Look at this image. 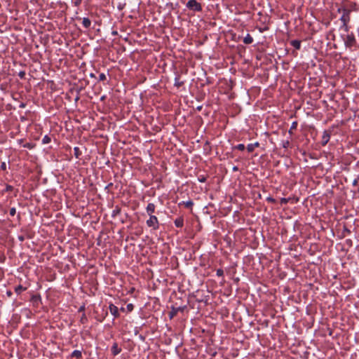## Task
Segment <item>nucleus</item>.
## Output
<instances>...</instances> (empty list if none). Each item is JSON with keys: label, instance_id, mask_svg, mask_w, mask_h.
Masks as SVG:
<instances>
[{"label": "nucleus", "instance_id": "2", "mask_svg": "<svg viewBox=\"0 0 359 359\" xmlns=\"http://www.w3.org/2000/svg\"><path fill=\"white\" fill-rule=\"evenodd\" d=\"M344 41L346 47L348 48H351L357 44L355 36L352 32L351 34H348L346 37L344 38Z\"/></svg>", "mask_w": 359, "mask_h": 359}, {"label": "nucleus", "instance_id": "17", "mask_svg": "<svg viewBox=\"0 0 359 359\" xmlns=\"http://www.w3.org/2000/svg\"><path fill=\"white\" fill-rule=\"evenodd\" d=\"M121 213V208L118 206H116L111 212V217H115Z\"/></svg>", "mask_w": 359, "mask_h": 359}, {"label": "nucleus", "instance_id": "30", "mask_svg": "<svg viewBox=\"0 0 359 359\" xmlns=\"http://www.w3.org/2000/svg\"><path fill=\"white\" fill-rule=\"evenodd\" d=\"M182 84H183V83H182V82H180V81H175V86H177V87H180V86H181Z\"/></svg>", "mask_w": 359, "mask_h": 359}, {"label": "nucleus", "instance_id": "25", "mask_svg": "<svg viewBox=\"0 0 359 359\" xmlns=\"http://www.w3.org/2000/svg\"><path fill=\"white\" fill-rule=\"evenodd\" d=\"M87 320H87V318H86V315L83 314L81 318V320H80L81 323L82 324H84V323H86L87 322Z\"/></svg>", "mask_w": 359, "mask_h": 359}, {"label": "nucleus", "instance_id": "18", "mask_svg": "<svg viewBox=\"0 0 359 359\" xmlns=\"http://www.w3.org/2000/svg\"><path fill=\"white\" fill-rule=\"evenodd\" d=\"M74 156H75V157H76V158H80V156H81V154H82V153H81V150H80L79 147H75L74 148Z\"/></svg>", "mask_w": 359, "mask_h": 359}, {"label": "nucleus", "instance_id": "41", "mask_svg": "<svg viewBox=\"0 0 359 359\" xmlns=\"http://www.w3.org/2000/svg\"><path fill=\"white\" fill-rule=\"evenodd\" d=\"M84 309V306H81L80 309H79V311H82Z\"/></svg>", "mask_w": 359, "mask_h": 359}, {"label": "nucleus", "instance_id": "39", "mask_svg": "<svg viewBox=\"0 0 359 359\" xmlns=\"http://www.w3.org/2000/svg\"><path fill=\"white\" fill-rule=\"evenodd\" d=\"M175 310H176L177 311H181L182 309H181V308H180V307H179V308H177Z\"/></svg>", "mask_w": 359, "mask_h": 359}, {"label": "nucleus", "instance_id": "3", "mask_svg": "<svg viewBox=\"0 0 359 359\" xmlns=\"http://www.w3.org/2000/svg\"><path fill=\"white\" fill-rule=\"evenodd\" d=\"M186 6L188 9L196 11V12H200L202 11V6L200 3H198L196 0H189L186 4Z\"/></svg>", "mask_w": 359, "mask_h": 359}, {"label": "nucleus", "instance_id": "24", "mask_svg": "<svg viewBox=\"0 0 359 359\" xmlns=\"http://www.w3.org/2000/svg\"><path fill=\"white\" fill-rule=\"evenodd\" d=\"M107 79V76L104 73H101L99 75V80L100 81H105Z\"/></svg>", "mask_w": 359, "mask_h": 359}, {"label": "nucleus", "instance_id": "31", "mask_svg": "<svg viewBox=\"0 0 359 359\" xmlns=\"http://www.w3.org/2000/svg\"><path fill=\"white\" fill-rule=\"evenodd\" d=\"M127 309H128V311H132V310H133V304H128V305H127Z\"/></svg>", "mask_w": 359, "mask_h": 359}, {"label": "nucleus", "instance_id": "4", "mask_svg": "<svg viewBox=\"0 0 359 359\" xmlns=\"http://www.w3.org/2000/svg\"><path fill=\"white\" fill-rule=\"evenodd\" d=\"M146 224L149 227H152L154 230H157L159 228L158 219L155 215H149V218L147 220Z\"/></svg>", "mask_w": 359, "mask_h": 359}, {"label": "nucleus", "instance_id": "40", "mask_svg": "<svg viewBox=\"0 0 359 359\" xmlns=\"http://www.w3.org/2000/svg\"><path fill=\"white\" fill-rule=\"evenodd\" d=\"M81 0H78V1L76 2V4L78 5L80 2H81Z\"/></svg>", "mask_w": 359, "mask_h": 359}, {"label": "nucleus", "instance_id": "32", "mask_svg": "<svg viewBox=\"0 0 359 359\" xmlns=\"http://www.w3.org/2000/svg\"><path fill=\"white\" fill-rule=\"evenodd\" d=\"M287 202H288V199H287V198H283L281 199L282 204H286Z\"/></svg>", "mask_w": 359, "mask_h": 359}, {"label": "nucleus", "instance_id": "9", "mask_svg": "<svg viewBox=\"0 0 359 359\" xmlns=\"http://www.w3.org/2000/svg\"><path fill=\"white\" fill-rule=\"evenodd\" d=\"M175 225L178 227L181 228L184 225V219L182 217H177L174 221Z\"/></svg>", "mask_w": 359, "mask_h": 359}, {"label": "nucleus", "instance_id": "28", "mask_svg": "<svg viewBox=\"0 0 359 359\" xmlns=\"http://www.w3.org/2000/svg\"><path fill=\"white\" fill-rule=\"evenodd\" d=\"M177 312V311L175 309H173V311H172L170 313V318H173V316H174L175 315H176Z\"/></svg>", "mask_w": 359, "mask_h": 359}, {"label": "nucleus", "instance_id": "33", "mask_svg": "<svg viewBox=\"0 0 359 359\" xmlns=\"http://www.w3.org/2000/svg\"><path fill=\"white\" fill-rule=\"evenodd\" d=\"M289 144H290L289 141H286V142H284V144H283V147H284V148H287V147L289 146Z\"/></svg>", "mask_w": 359, "mask_h": 359}, {"label": "nucleus", "instance_id": "47", "mask_svg": "<svg viewBox=\"0 0 359 359\" xmlns=\"http://www.w3.org/2000/svg\"><path fill=\"white\" fill-rule=\"evenodd\" d=\"M201 180H205V177H203V178H201Z\"/></svg>", "mask_w": 359, "mask_h": 359}, {"label": "nucleus", "instance_id": "19", "mask_svg": "<svg viewBox=\"0 0 359 359\" xmlns=\"http://www.w3.org/2000/svg\"><path fill=\"white\" fill-rule=\"evenodd\" d=\"M51 142V138L48 135H45L42 139V144H48Z\"/></svg>", "mask_w": 359, "mask_h": 359}, {"label": "nucleus", "instance_id": "7", "mask_svg": "<svg viewBox=\"0 0 359 359\" xmlns=\"http://www.w3.org/2000/svg\"><path fill=\"white\" fill-rule=\"evenodd\" d=\"M111 353L114 356L117 355L121 352V348L118 347L116 342H114L111 348Z\"/></svg>", "mask_w": 359, "mask_h": 359}, {"label": "nucleus", "instance_id": "22", "mask_svg": "<svg viewBox=\"0 0 359 359\" xmlns=\"http://www.w3.org/2000/svg\"><path fill=\"white\" fill-rule=\"evenodd\" d=\"M297 126V123L296 121L293 122L292 123V126H291L290 130H289V133L292 134V130H296Z\"/></svg>", "mask_w": 359, "mask_h": 359}, {"label": "nucleus", "instance_id": "12", "mask_svg": "<svg viewBox=\"0 0 359 359\" xmlns=\"http://www.w3.org/2000/svg\"><path fill=\"white\" fill-rule=\"evenodd\" d=\"M290 44L297 50H299L301 48V41L299 40H292L290 41Z\"/></svg>", "mask_w": 359, "mask_h": 359}, {"label": "nucleus", "instance_id": "46", "mask_svg": "<svg viewBox=\"0 0 359 359\" xmlns=\"http://www.w3.org/2000/svg\"><path fill=\"white\" fill-rule=\"evenodd\" d=\"M233 170H238L237 167H233Z\"/></svg>", "mask_w": 359, "mask_h": 359}, {"label": "nucleus", "instance_id": "1", "mask_svg": "<svg viewBox=\"0 0 359 359\" xmlns=\"http://www.w3.org/2000/svg\"><path fill=\"white\" fill-rule=\"evenodd\" d=\"M342 11H343V13H342L341 17L340 18V20L343 23V27H344L345 31L348 32V23L349 22L350 19H351L350 18L351 11L346 9V8H343Z\"/></svg>", "mask_w": 359, "mask_h": 359}, {"label": "nucleus", "instance_id": "42", "mask_svg": "<svg viewBox=\"0 0 359 359\" xmlns=\"http://www.w3.org/2000/svg\"><path fill=\"white\" fill-rule=\"evenodd\" d=\"M79 99V96H77V97L75 98V101L76 102Z\"/></svg>", "mask_w": 359, "mask_h": 359}, {"label": "nucleus", "instance_id": "14", "mask_svg": "<svg viewBox=\"0 0 359 359\" xmlns=\"http://www.w3.org/2000/svg\"><path fill=\"white\" fill-rule=\"evenodd\" d=\"M253 42V39L252 37L250 36V34H248L246 35V36L243 39V43L245 44H250Z\"/></svg>", "mask_w": 359, "mask_h": 359}, {"label": "nucleus", "instance_id": "37", "mask_svg": "<svg viewBox=\"0 0 359 359\" xmlns=\"http://www.w3.org/2000/svg\"><path fill=\"white\" fill-rule=\"evenodd\" d=\"M357 184H358V181H356V180L353 181V186H355Z\"/></svg>", "mask_w": 359, "mask_h": 359}, {"label": "nucleus", "instance_id": "38", "mask_svg": "<svg viewBox=\"0 0 359 359\" xmlns=\"http://www.w3.org/2000/svg\"><path fill=\"white\" fill-rule=\"evenodd\" d=\"M12 189V187L11 186H7L6 187V190H10Z\"/></svg>", "mask_w": 359, "mask_h": 359}, {"label": "nucleus", "instance_id": "36", "mask_svg": "<svg viewBox=\"0 0 359 359\" xmlns=\"http://www.w3.org/2000/svg\"><path fill=\"white\" fill-rule=\"evenodd\" d=\"M18 238H19V240L20 241H24V236H19Z\"/></svg>", "mask_w": 359, "mask_h": 359}, {"label": "nucleus", "instance_id": "13", "mask_svg": "<svg viewBox=\"0 0 359 359\" xmlns=\"http://www.w3.org/2000/svg\"><path fill=\"white\" fill-rule=\"evenodd\" d=\"M259 146V142H255L254 144H249L247 146V149L248 152H252L255 147H258Z\"/></svg>", "mask_w": 359, "mask_h": 359}, {"label": "nucleus", "instance_id": "35", "mask_svg": "<svg viewBox=\"0 0 359 359\" xmlns=\"http://www.w3.org/2000/svg\"><path fill=\"white\" fill-rule=\"evenodd\" d=\"M6 294H7V295H8V297H11V295H12V292H11V291H7Z\"/></svg>", "mask_w": 359, "mask_h": 359}, {"label": "nucleus", "instance_id": "21", "mask_svg": "<svg viewBox=\"0 0 359 359\" xmlns=\"http://www.w3.org/2000/svg\"><path fill=\"white\" fill-rule=\"evenodd\" d=\"M234 149L243 151L245 149V146L243 144H239L233 147Z\"/></svg>", "mask_w": 359, "mask_h": 359}, {"label": "nucleus", "instance_id": "8", "mask_svg": "<svg viewBox=\"0 0 359 359\" xmlns=\"http://www.w3.org/2000/svg\"><path fill=\"white\" fill-rule=\"evenodd\" d=\"M155 210L156 205L152 203H149L146 208V211L149 215H153L152 214L155 212Z\"/></svg>", "mask_w": 359, "mask_h": 359}, {"label": "nucleus", "instance_id": "43", "mask_svg": "<svg viewBox=\"0 0 359 359\" xmlns=\"http://www.w3.org/2000/svg\"><path fill=\"white\" fill-rule=\"evenodd\" d=\"M25 107V104L22 103V104H20V107Z\"/></svg>", "mask_w": 359, "mask_h": 359}, {"label": "nucleus", "instance_id": "26", "mask_svg": "<svg viewBox=\"0 0 359 359\" xmlns=\"http://www.w3.org/2000/svg\"><path fill=\"white\" fill-rule=\"evenodd\" d=\"M6 162H1L0 165V170H6Z\"/></svg>", "mask_w": 359, "mask_h": 359}, {"label": "nucleus", "instance_id": "44", "mask_svg": "<svg viewBox=\"0 0 359 359\" xmlns=\"http://www.w3.org/2000/svg\"><path fill=\"white\" fill-rule=\"evenodd\" d=\"M269 201H273L274 200L273 198H268Z\"/></svg>", "mask_w": 359, "mask_h": 359}, {"label": "nucleus", "instance_id": "23", "mask_svg": "<svg viewBox=\"0 0 359 359\" xmlns=\"http://www.w3.org/2000/svg\"><path fill=\"white\" fill-rule=\"evenodd\" d=\"M216 274L217 276H223L224 271L222 269H218L216 271Z\"/></svg>", "mask_w": 359, "mask_h": 359}, {"label": "nucleus", "instance_id": "45", "mask_svg": "<svg viewBox=\"0 0 359 359\" xmlns=\"http://www.w3.org/2000/svg\"><path fill=\"white\" fill-rule=\"evenodd\" d=\"M111 185H112V183H110V184H109L107 186V187H110V186H111Z\"/></svg>", "mask_w": 359, "mask_h": 359}, {"label": "nucleus", "instance_id": "34", "mask_svg": "<svg viewBox=\"0 0 359 359\" xmlns=\"http://www.w3.org/2000/svg\"><path fill=\"white\" fill-rule=\"evenodd\" d=\"M32 299H33L34 301H36V300L40 299V297H39H39H37V296H33V297H32Z\"/></svg>", "mask_w": 359, "mask_h": 359}, {"label": "nucleus", "instance_id": "10", "mask_svg": "<svg viewBox=\"0 0 359 359\" xmlns=\"http://www.w3.org/2000/svg\"><path fill=\"white\" fill-rule=\"evenodd\" d=\"M178 205H179V206H180V205H184V206H185V208H192V206H193V205H194V203H193V201H192L189 200V201H182V202L179 203V204H178Z\"/></svg>", "mask_w": 359, "mask_h": 359}, {"label": "nucleus", "instance_id": "15", "mask_svg": "<svg viewBox=\"0 0 359 359\" xmlns=\"http://www.w3.org/2000/svg\"><path fill=\"white\" fill-rule=\"evenodd\" d=\"M27 290V287H23L22 285H19L18 286H16L15 287V292L18 294H20L21 292L25 291Z\"/></svg>", "mask_w": 359, "mask_h": 359}, {"label": "nucleus", "instance_id": "16", "mask_svg": "<svg viewBox=\"0 0 359 359\" xmlns=\"http://www.w3.org/2000/svg\"><path fill=\"white\" fill-rule=\"evenodd\" d=\"M72 357L73 358H82V353L81 351L79 350H74L72 353Z\"/></svg>", "mask_w": 359, "mask_h": 359}, {"label": "nucleus", "instance_id": "27", "mask_svg": "<svg viewBox=\"0 0 359 359\" xmlns=\"http://www.w3.org/2000/svg\"><path fill=\"white\" fill-rule=\"evenodd\" d=\"M9 213L11 216H14L16 213V209L15 208H11L10 209Z\"/></svg>", "mask_w": 359, "mask_h": 359}, {"label": "nucleus", "instance_id": "20", "mask_svg": "<svg viewBox=\"0 0 359 359\" xmlns=\"http://www.w3.org/2000/svg\"><path fill=\"white\" fill-rule=\"evenodd\" d=\"M25 148H27L29 149H32L35 147V144L31 142H27L23 145Z\"/></svg>", "mask_w": 359, "mask_h": 359}, {"label": "nucleus", "instance_id": "6", "mask_svg": "<svg viewBox=\"0 0 359 359\" xmlns=\"http://www.w3.org/2000/svg\"><path fill=\"white\" fill-rule=\"evenodd\" d=\"M109 309L110 313L114 316V318H117L119 316L118 309L117 306L111 304L109 306Z\"/></svg>", "mask_w": 359, "mask_h": 359}, {"label": "nucleus", "instance_id": "11", "mask_svg": "<svg viewBox=\"0 0 359 359\" xmlns=\"http://www.w3.org/2000/svg\"><path fill=\"white\" fill-rule=\"evenodd\" d=\"M82 25L86 29H88L91 25V21L88 18H83L82 19Z\"/></svg>", "mask_w": 359, "mask_h": 359}, {"label": "nucleus", "instance_id": "5", "mask_svg": "<svg viewBox=\"0 0 359 359\" xmlns=\"http://www.w3.org/2000/svg\"><path fill=\"white\" fill-rule=\"evenodd\" d=\"M330 138V133L328 131L325 130L323 132V135L322 137V141H321L322 145L325 146L327 144V142H329Z\"/></svg>", "mask_w": 359, "mask_h": 359}, {"label": "nucleus", "instance_id": "29", "mask_svg": "<svg viewBox=\"0 0 359 359\" xmlns=\"http://www.w3.org/2000/svg\"><path fill=\"white\" fill-rule=\"evenodd\" d=\"M18 76L20 79H24L25 76V72H20L18 74Z\"/></svg>", "mask_w": 359, "mask_h": 359}]
</instances>
